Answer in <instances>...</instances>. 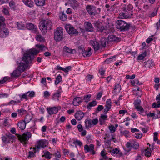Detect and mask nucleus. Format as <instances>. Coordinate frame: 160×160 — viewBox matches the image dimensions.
I'll use <instances>...</instances> for the list:
<instances>
[{
	"label": "nucleus",
	"instance_id": "nucleus-1",
	"mask_svg": "<svg viewBox=\"0 0 160 160\" xmlns=\"http://www.w3.org/2000/svg\"><path fill=\"white\" fill-rule=\"evenodd\" d=\"M39 51L35 48L30 49L28 51L24 54L22 58V60L20 62H17L19 64L18 70H14L13 72L11 73L12 77L18 78L21 75V73L24 72L25 68H26L28 64L32 62L34 58V55H37L39 52Z\"/></svg>",
	"mask_w": 160,
	"mask_h": 160
},
{
	"label": "nucleus",
	"instance_id": "nucleus-2",
	"mask_svg": "<svg viewBox=\"0 0 160 160\" xmlns=\"http://www.w3.org/2000/svg\"><path fill=\"white\" fill-rule=\"evenodd\" d=\"M39 28L42 34L44 35L47 32L48 30H51L52 28L51 21L47 20H42L41 21Z\"/></svg>",
	"mask_w": 160,
	"mask_h": 160
},
{
	"label": "nucleus",
	"instance_id": "nucleus-3",
	"mask_svg": "<svg viewBox=\"0 0 160 160\" xmlns=\"http://www.w3.org/2000/svg\"><path fill=\"white\" fill-rule=\"evenodd\" d=\"M86 10L90 15L95 16L99 14L101 11V8H97L92 5L88 4L86 6Z\"/></svg>",
	"mask_w": 160,
	"mask_h": 160
},
{
	"label": "nucleus",
	"instance_id": "nucleus-4",
	"mask_svg": "<svg viewBox=\"0 0 160 160\" xmlns=\"http://www.w3.org/2000/svg\"><path fill=\"white\" fill-rule=\"evenodd\" d=\"M54 38L57 42H59L63 40V29L62 27H58L54 30Z\"/></svg>",
	"mask_w": 160,
	"mask_h": 160
},
{
	"label": "nucleus",
	"instance_id": "nucleus-5",
	"mask_svg": "<svg viewBox=\"0 0 160 160\" xmlns=\"http://www.w3.org/2000/svg\"><path fill=\"white\" fill-rule=\"evenodd\" d=\"M116 28L121 31H127L128 30L130 27L129 24L127 23L125 21L122 20L117 21L116 22Z\"/></svg>",
	"mask_w": 160,
	"mask_h": 160
},
{
	"label": "nucleus",
	"instance_id": "nucleus-6",
	"mask_svg": "<svg viewBox=\"0 0 160 160\" xmlns=\"http://www.w3.org/2000/svg\"><path fill=\"white\" fill-rule=\"evenodd\" d=\"M16 135L17 136L18 139L20 140V142L24 145L28 143V141L32 136L31 133L29 132L24 133L22 135L18 134H16Z\"/></svg>",
	"mask_w": 160,
	"mask_h": 160
},
{
	"label": "nucleus",
	"instance_id": "nucleus-7",
	"mask_svg": "<svg viewBox=\"0 0 160 160\" xmlns=\"http://www.w3.org/2000/svg\"><path fill=\"white\" fill-rule=\"evenodd\" d=\"M98 122V119L97 118H95L93 119H87L85 121V127L86 128H90L92 125H97Z\"/></svg>",
	"mask_w": 160,
	"mask_h": 160
},
{
	"label": "nucleus",
	"instance_id": "nucleus-8",
	"mask_svg": "<svg viewBox=\"0 0 160 160\" xmlns=\"http://www.w3.org/2000/svg\"><path fill=\"white\" fill-rule=\"evenodd\" d=\"M65 28L67 32L69 34L78 35V34L79 32L78 30L70 24L67 25L65 27Z\"/></svg>",
	"mask_w": 160,
	"mask_h": 160
},
{
	"label": "nucleus",
	"instance_id": "nucleus-9",
	"mask_svg": "<svg viewBox=\"0 0 160 160\" xmlns=\"http://www.w3.org/2000/svg\"><path fill=\"white\" fill-rule=\"evenodd\" d=\"M141 102V100L139 99H137L134 101L133 104L135 108L138 111H139L141 112L142 113L144 112V110L143 108L140 106Z\"/></svg>",
	"mask_w": 160,
	"mask_h": 160
},
{
	"label": "nucleus",
	"instance_id": "nucleus-10",
	"mask_svg": "<svg viewBox=\"0 0 160 160\" xmlns=\"http://www.w3.org/2000/svg\"><path fill=\"white\" fill-rule=\"evenodd\" d=\"M84 149L85 152H90L93 155L95 154L94 150V145L92 144H90L89 146L86 144L84 146Z\"/></svg>",
	"mask_w": 160,
	"mask_h": 160
},
{
	"label": "nucleus",
	"instance_id": "nucleus-11",
	"mask_svg": "<svg viewBox=\"0 0 160 160\" xmlns=\"http://www.w3.org/2000/svg\"><path fill=\"white\" fill-rule=\"evenodd\" d=\"M94 27L98 32H102L105 29V28L102 23L100 21H97L94 23Z\"/></svg>",
	"mask_w": 160,
	"mask_h": 160
},
{
	"label": "nucleus",
	"instance_id": "nucleus-12",
	"mask_svg": "<svg viewBox=\"0 0 160 160\" xmlns=\"http://www.w3.org/2000/svg\"><path fill=\"white\" fill-rule=\"evenodd\" d=\"M92 49L90 47L86 49H83L82 51V55L84 57H89L92 54Z\"/></svg>",
	"mask_w": 160,
	"mask_h": 160
},
{
	"label": "nucleus",
	"instance_id": "nucleus-13",
	"mask_svg": "<svg viewBox=\"0 0 160 160\" xmlns=\"http://www.w3.org/2000/svg\"><path fill=\"white\" fill-rule=\"evenodd\" d=\"M111 103V99H109L107 100L106 104L105 106V108L104 109L103 111V112L104 114L107 113L111 108L112 106Z\"/></svg>",
	"mask_w": 160,
	"mask_h": 160
},
{
	"label": "nucleus",
	"instance_id": "nucleus-14",
	"mask_svg": "<svg viewBox=\"0 0 160 160\" xmlns=\"http://www.w3.org/2000/svg\"><path fill=\"white\" fill-rule=\"evenodd\" d=\"M47 144V142L45 140H40L38 141L37 142V148L38 149H39L41 148H44L46 147Z\"/></svg>",
	"mask_w": 160,
	"mask_h": 160
},
{
	"label": "nucleus",
	"instance_id": "nucleus-15",
	"mask_svg": "<svg viewBox=\"0 0 160 160\" xmlns=\"http://www.w3.org/2000/svg\"><path fill=\"white\" fill-rule=\"evenodd\" d=\"M85 29L88 32H92L93 31V27L90 22H85L84 23Z\"/></svg>",
	"mask_w": 160,
	"mask_h": 160
},
{
	"label": "nucleus",
	"instance_id": "nucleus-16",
	"mask_svg": "<svg viewBox=\"0 0 160 160\" xmlns=\"http://www.w3.org/2000/svg\"><path fill=\"white\" fill-rule=\"evenodd\" d=\"M133 8L131 4H129L126 7H123L122 9L123 11L127 12L128 14H131V16H132L133 15L132 11Z\"/></svg>",
	"mask_w": 160,
	"mask_h": 160
},
{
	"label": "nucleus",
	"instance_id": "nucleus-17",
	"mask_svg": "<svg viewBox=\"0 0 160 160\" xmlns=\"http://www.w3.org/2000/svg\"><path fill=\"white\" fill-rule=\"evenodd\" d=\"M26 27L28 29L31 30L32 32L35 33H37V28L32 23H29L27 24Z\"/></svg>",
	"mask_w": 160,
	"mask_h": 160
},
{
	"label": "nucleus",
	"instance_id": "nucleus-18",
	"mask_svg": "<svg viewBox=\"0 0 160 160\" xmlns=\"http://www.w3.org/2000/svg\"><path fill=\"white\" fill-rule=\"evenodd\" d=\"M90 43L93 46L95 51L98 50L100 48V43L96 41H90Z\"/></svg>",
	"mask_w": 160,
	"mask_h": 160
},
{
	"label": "nucleus",
	"instance_id": "nucleus-19",
	"mask_svg": "<svg viewBox=\"0 0 160 160\" xmlns=\"http://www.w3.org/2000/svg\"><path fill=\"white\" fill-rule=\"evenodd\" d=\"M9 33V32L7 28H3L0 31V37L2 38L7 37Z\"/></svg>",
	"mask_w": 160,
	"mask_h": 160
},
{
	"label": "nucleus",
	"instance_id": "nucleus-20",
	"mask_svg": "<svg viewBox=\"0 0 160 160\" xmlns=\"http://www.w3.org/2000/svg\"><path fill=\"white\" fill-rule=\"evenodd\" d=\"M84 116L83 112L81 111H77L75 113V116L78 120H81Z\"/></svg>",
	"mask_w": 160,
	"mask_h": 160
},
{
	"label": "nucleus",
	"instance_id": "nucleus-21",
	"mask_svg": "<svg viewBox=\"0 0 160 160\" xmlns=\"http://www.w3.org/2000/svg\"><path fill=\"white\" fill-rule=\"evenodd\" d=\"M108 40L110 42H118L120 41V38L116 37L114 35H110L108 36Z\"/></svg>",
	"mask_w": 160,
	"mask_h": 160
},
{
	"label": "nucleus",
	"instance_id": "nucleus-22",
	"mask_svg": "<svg viewBox=\"0 0 160 160\" xmlns=\"http://www.w3.org/2000/svg\"><path fill=\"white\" fill-rule=\"evenodd\" d=\"M47 110L50 115L55 114L58 112V109L56 107L47 108Z\"/></svg>",
	"mask_w": 160,
	"mask_h": 160
},
{
	"label": "nucleus",
	"instance_id": "nucleus-23",
	"mask_svg": "<svg viewBox=\"0 0 160 160\" xmlns=\"http://www.w3.org/2000/svg\"><path fill=\"white\" fill-rule=\"evenodd\" d=\"M82 97H77L74 98L72 102L73 104L75 106H78L80 103L82 102L81 101Z\"/></svg>",
	"mask_w": 160,
	"mask_h": 160
},
{
	"label": "nucleus",
	"instance_id": "nucleus-24",
	"mask_svg": "<svg viewBox=\"0 0 160 160\" xmlns=\"http://www.w3.org/2000/svg\"><path fill=\"white\" fill-rule=\"evenodd\" d=\"M124 12H122L119 14L121 18H132L131 14H128L127 12L124 11Z\"/></svg>",
	"mask_w": 160,
	"mask_h": 160
},
{
	"label": "nucleus",
	"instance_id": "nucleus-25",
	"mask_svg": "<svg viewBox=\"0 0 160 160\" xmlns=\"http://www.w3.org/2000/svg\"><path fill=\"white\" fill-rule=\"evenodd\" d=\"M26 123L24 120H22L18 123V125L21 130H24L25 128Z\"/></svg>",
	"mask_w": 160,
	"mask_h": 160
},
{
	"label": "nucleus",
	"instance_id": "nucleus-26",
	"mask_svg": "<svg viewBox=\"0 0 160 160\" xmlns=\"http://www.w3.org/2000/svg\"><path fill=\"white\" fill-rule=\"evenodd\" d=\"M59 15L60 18L61 20L63 21H66L67 20V16L63 12H59Z\"/></svg>",
	"mask_w": 160,
	"mask_h": 160
},
{
	"label": "nucleus",
	"instance_id": "nucleus-27",
	"mask_svg": "<svg viewBox=\"0 0 160 160\" xmlns=\"http://www.w3.org/2000/svg\"><path fill=\"white\" fill-rule=\"evenodd\" d=\"M46 0H34L36 5L38 6L42 7L45 5Z\"/></svg>",
	"mask_w": 160,
	"mask_h": 160
},
{
	"label": "nucleus",
	"instance_id": "nucleus-28",
	"mask_svg": "<svg viewBox=\"0 0 160 160\" xmlns=\"http://www.w3.org/2000/svg\"><path fill=\"white\" fill-rule=\"evenodd\" d=\"M63 50L64 52L68 53L74 54L76 52V51L75 50L69 48L66 46H65L64 47Z\"/></svg>",
	"mask_w": 160,
	"mask_h": 160
},
{
	"label": "nucleus",
	"instance_id": "nucleus-29",
	"mask_svg": "<svg viewBox=\"0 0 160 160\" xmlns=\"http://www.w3.org/2000/svg\"><path fill=\"white\" fill-rule=\"evenodd\" d=\"M97 104V102L96 100H93L88 103L87 105V108L88 109L90 110L92 107L95 106Z\"/></svg>",
	"mask_w": 160,
	"mask_h": 160
},
{
	"label": "nucleus",
	"instance_id": "nucleus-30",
	"mask_svg": "<svg viewBox=\"0 0 160 160\" xmlns=\"http://www.w3.org/2000/svg\"><path fill=\"white\" fill-rule=\"evenodd\" d=\"M22 1L26 5L29 7L33 6V2L31 0H23Z\"/></svg>",
	"mask_w": 160,
	"mask_h": 160
},
{
	"label": "nucleus",
	"instance_id": "nucleus-31",
	"mask_svg": "<svg viewBox=\"0 0 160 160\" xmlns=\"http://www.w3.org/2000/svg\"><path fill=\"white\" fill-rule=\"evenodd\" d=\"M68 2L69 3L75 7H77L79 6V3L76 0H68Z\"/></svg>",
	"mask_w": 160,
	"mask_h": 160
},
{
	"label": "nucleus",
	"instance_id": "nucleus-32",
	"mask_svg": "<svg viewBox=\"0 0 160 160\" xmlns=\"http://www.w3.org/2000/svg\"><path fill=\"white\" fill-rule=\"evenodd\" d=\"M30 91L23 94L22 95L19 94L18 96L20 98V100H22V99H25L26 100H27L28 99L27 98V94L29 93Z\"/></svg>",
	"mask_w": 160,
	"mask_h": 160
},
{
	"label": "nucleus",
	"instance_id": "nucleus-33",
	"mask_svg": "<svg viewBox=\"0 0 160 160\" xmlns=\"http://www.w3.org/2000/svg\"><path fill=\"white\" fill-rule=\"evenodd\" d=\"M36 40L40 42H44L45 41V39L44 37L41 35H38L36 36Z\"/></svg>",
	"mask_w": 160,
	"mask_h": 160
},
{
	"label": "nucleus",
	"instance_id": "nucleus-34",
	"mask_svg": "<svg viewBox=\"0 0 160 160\" xmlns=\"http://www.w3.org/2000/svg\"><path fill=\"white\" fill-rule=\"evenodd\" d=\"M145 65L146 67L150 68L154 66V63L152 60H149L147 62Z\"/></svg>",
	"mask_w": 160,
	"mask_h": 160
},
{
	"label": "nucleus",
	"instance_id": "nucleus-35",
	"mask_svg": "<svg viewBox=\"0 0 160 160\" xmlns=\"http://www.w3.org/2000/svg\"><path fill=\"white\" fill-rule=\"evenodd\" d=\"M32 118L33 117L32 115L27 114L26 115L25 117V120H24L26 123H28L32 119Z\"/></svg>",
	"mask_w": 160,
	"mask_h": 160
},
{
	"label": "nucleus",
	"instance_id": "nucleus-36",
	"mask_svg": "<svg viewBox=\"0 0 160 160\" xmlns=\"http://www.w3.org/2000/svg\"><path fill=\"white\" fill-rule=\"evenodd\" d=\"M43 152L44 153V154L42 156V157H44L46 158H47L48 159H50L51 157L50 156V152L48 151H43Z\"/></svg>",
	"mask_w": 160,
	"mask_h": 160
},
{
	"label": "nucleus",
	"instance_id": "nucleus-37",
	"mask_svg": "<svg viewBox=\"0 0 160 160\" xmlns=\"http://www.w3.org/2000/svg\"><path fill=\"white\" fill-rule=\"evenodd\" d=\"M56 80L55 82V84L57 85L62 80V77L60 75H59L57 76L56 78Z\"/></svg>",
	"mask_w": 160,
	"mask_h": 160
},
{
	"label": "nucleus",
	"instance_id": "nucleus-38",
	"mask_svg": "<svg viewBox=\"0 0 160 160\" xmlns=\"http://www.w3.org/2000/svg\"><path fill=\"white\" fill-rule=\"evenodd\" d=\"M18 114L20 116H22L24 114L26 113L27 111L23 108H21L20 109H18Z\"/></svg>",
	"mask_w": 160,
	"mask_h": 160
},
{
	"label": "nucleus",
	"instance_id": "nucleus-39",
	"mask_svg": "<svg viewBox=\"0 0 160 160\" xmlns=\"http://www.w3.org/2000/svg\"><path fill=\"white\" fill-rule=\"evenodd\" d=\"M9 5L11 9L13 10H15V3L13 1H11L9 2Z\"/></svg>",
	"mask_w": 160,
	"mask_h": 160
},
{
	"label": "nucleus",
	"instance_id": "nucleus-40",
	"mask_svg": "<svg viewBox=\"0 0 160 160\" xmlns=\"http://www.w3.org/2000/svg\"><path fill=\"white\" fill-rule=\"evenodd\" d=\"M61 92V89L58 90L57 92L53 94V95L52 98L55 99V98H58L60 96V93Z\"/></svg>",
	"mask_w": 160,
	"mask_h": 160
},
{
	"label": "nucleus",
	"instance_id": "nucleus-41",
	"mask_svg": "<svg viewBox=\"0 0 160 160\" xmlns=\"http://www.w3.org/2000/svg\"><path fill=\"white\" fill-rule=\"evenodd\" d=\"M146 55L147 52H145L142 54L139 55L137 58V59L138 60H142L146 56Z\"/></svg>",
	"mask_w": 160,
	"mask_h": 160
},
{
	"label": "nucleus",
	"instance_id": "nucleus-42",
	"mask_svg": "<svg viewBox=\"0 0 160 160\" xmlns=\"http://www.w3.org/2000/svg\"><path fill=\"white\" fill-rule=\"evenodd\" d=\"M36 47L39 48L41 51L45 50V49H47V48L43 45L37 44L36 45Z\"/></svg>",
	"mask_w": 160,
	"mask_h": 160
},
{
	"label": "nucleus",
	"instance_id": "nucleus-43",
	"mask_svg": "<svg viewBox=\"0 0 160 160\" xmlns=\"http://www.w3.org/2000/svg\"><path fill=\"white\" fill-rule=\"evenodd\" d=\"M91 96V94L86 95L83 97V100H85V101L88 102L90 100V98Z\"/></svg>",
	"mask_w": 160,
	"mask_h": 160
},
{
	"label": "nucleus",
	"instance_id": "nucleus-44",
	"mask_svg": "<svg viewBox=\"0 0 160 160\" xmlns=\"http://www.w3.org/2000/svg\"><path fill=\"white\" fill-rule=\"evenodd\" d=\"M107 39L106 38L102 39L101 40L100 43V46H102V47H105L106 45Z\"/></svg>",
	"mask_w": 160,
	"mask_h": 160
},
{
	"label": "nucleus",
	"instance_id": "nucleus-45",
	"mask_svg": "<svg viewBox=\"0 0 160 160\" xmlns=\"http://www.w3.org/2000/svg\"><path fill=\"white\" fill-rule=\"evenodd\" d=\"M116 57L115 56H113L109 58H107L105 62H107L108 64L109 62H111V61H112Z\"/></svg>",
	"mask_w": 160,
	"mask_h": 160
},
{
	"label": "nucleus",
	"instance_id": "nucleus-46",
	"mask_svg": "<svg viewBox=\"0 0 160 160\" xmlns=\"http://www.w3.org/2000/svg\"><path fill=\"white\" fill-rule=\"evenodd\" d=\"M2 140L3 142L5 143H8L9 142V139L6 136H3L2 137Z\"/></svg>",
	"mask_w": 160,
	"mask_h": 160
},
{
	"label": "nucleus",
	"instance_id": "nucleus-47",
	"mask_svg": "<svg viewBox=\"0 0 160 160\" xmlns=\"http://www.w3.org/2000/svg\"><path fill=\"white\" fill-rule=\"evenodd\" d=\"M35 153L33 152V151H29L28 152L29 155L28 156V158H30L34 157L35 156Z\"/></svg>",
	"mask_w": 160,
	"mask_h": 160
},
{
	"label": "nucleus",
	"instance_id": "nucleus-48",
	"mask_svg": "<svg viewBox=\"0 0 160 160\" xmlns=\"http://www.w3.org/2000/svg\"><path fill=\"white\" fill-rule=\"evenodd\" d=\"M73 143L74 144H77L80 147H81L82 145V142L78 140H74Z\"/></svg>",
	"mask_w": 160,
	"mask_h": 160
},
{
	"label": "nucleus",
	"instance_id": "nucleus-49",
	"mask_svg": "<svg viewBox=\"0 0 160 160\" xmlns=\"http://www.w3.org/2000/svg\"><path fill=\"white\" fill-rule=\"evenodd\" d=\"M158 8H155L154 9L153 12L151 14L150 17H153L157 14L158 11Z\"/></svg>",
	"mask_w": 160,
	"mask_h": 160
},
{
	"label": "nucleus",
	"instance_id": "nucleus-50",
	"mask_svg": "<svg viewBox=\"0 0 160 160\" xmlns=\"http://www.w3.org/2000/svg\"><path fill=\"white\" fill-rule=\"evenodd\" d=\"M21 101L19 100H17L16 101H14L13 100H11L8 103V105H10L12 104H15L17 103H19Z\"/></svg>",
	"mask_w": 160,
	"mask_h": 160
},
{
	"label": "nucleus",
	"instance_id": "nucleus-51",
	"mask_svg": "<svg viewBox=\"0 0 160 160\" xmlns=\"http://www.w3.org/2000/svg\"><path fill=\"white\" fill-rule=\"evenodd\" d=\"M109 129L111 132H114L116 131V128L112 125L109 126Z\"/></svg>",
	"mask_w": 160,
	"mask_h": 160
},
{
	"label": "nucleus",
	"instance_id": "nucleus-52",
	"mask_svg": "<svg viewBox=\"0 0 160 160\" xmlns=\"http://www.w3.org/2000/svg\"><path fill=\"white\" fill-rule=\"evenodd\" d=\"M103 108L104 107L103 106L101 105H98L97 109L96 110V112H98L103 109Z\"/></svg>",
	"mask_w": 160,
	"mask_h": 160
},
{
	"label": "nucleus",
	"instance_id": "nucleus-53",
	"mask_svg": "<svg viewBox=\"0 0 160 160\" xmlns=\"http://www.w3.org/2000/svg\"><path fill=\"white\" fill-rule=\"evenodd\" d=\"M121 89V86L119 84H116L115 86L114 90H118L119 91H120Z\"/></svg>",
	"mask_w": 160,
	"mask_h": 160
},
{
	"label": "nucleus",
	"instance_id": "nucleus-54",
	"mask_svg": "<svg viewBox=\"0 0 160 160\" xmlns=\"http://www.w3.org/2000/svg\"><path fill=\"white\" fill-rule=\"evenodd\" d=\"M8 96V94L5 93L0 94V99L4 98H7Z\"/></svg>",
	"mask_w": 160,
	"mask_h": 160
},
{
	"label": "nucleus",
	"instance_id": "nucleus-55",
	"mask_svg": "<svg viewBox=\"0 0 160 160\" xmlns=\"http://www.w3.org/2000/svg\"><path fill=\"white\" fill-rule=\"evenodd\" d=\"M139 83V81L138 79H135L133 80L132 82V85L134 86L138 85V83Z\"/></svg>",
	"mask_w": 160,
	"mask_h": 160
},
{
	"label": "nucleus",
	"instance_id": "nucleus-56",
	"mask_svg": "<svg viewBox=\"0 0 160 160\" xmlns=\"http://www.w3.org/2000/svg\"><path fill=\"white\" fill-rule=\"evenodd\" d=\"M119 152V150L117 148H116L115 149H113L112 150V152L114 154H117Z\"/></svg>",
	"mask_w": 160,
	"mask_h": 160
},
{
	"label": "nucleus",
	"instance_id": "nucleus-57",
	"mask_svg": "<svg viewBox=\"0 0 160 160\" xmlns=\"http://www.w3.org/2000/svg\"><path fill=\"white\" fill-rule=\"evenodd\" d=\"M129 132L127 131H124L122 133L123 135L125 136L126 137H128L129 136Z\"/></svg>",
	"mask_w": 160,
	"mask_h": 160
},
{
	"label": "nucleus",
	"instance_id": "nucleus-58",
	"mask_svg": "<svg viewBox=\"0 0 160 160\" xmlns=\"http://www.w3.org/2000/svg\"><path fill=\"white\" fill-rule=\"evenodd\" d=\"M102 94V92H99L97 95L96 99L97 100H99L101 98V97Z\"/></svg>",
	"mask_w": 160,
	"mask_h": 160
},
{
	"label": "nucleus",
	"instance_id": "nucleus-59",
	"mask_svg": "<svg viewBox=\"0 0 160 160\" xmlns=\"http://www.w3.org/2000/svg\"><path fill=\"white\" fill-rule=\"evenodd\" d=\"M107 118L108 116L106 115H104L103 114H102L101 115L100 118L104 120H107Z\"/></svg>",
	"mask_w": 160,
	"mask_h": 160
},
{
	"label": "nucleus",
	"instance_id": "nucleus-60",
	"mask_svg": "<svg viewBox=\"0 0 160 160\" xmlns=\"http://www.w3.org/2000/svg\"><path fill=\"white\" fill-rule=\"evenodd\" d=\"M157 114L155 116L154 119H158L160 118V111L158 110H157Z\"/></svg>",
	"mask_w": 160,
	"mask_h": 160
},
{
	"label": "nucleus",
	"instance_id": "nucleus-61",
	"mask_svg": "<svg viewBox=\"0 0 160 160\" xmlns=\"http://www.w3.org/2000/svg\"><path fill=\"white\" fill-rule=\"evenodd\" d=\"M6 136L9 139H13L14 138V135L10 133L6 134Z\"/></svg>",
	"mask_w": 160,
	"mask_h": 160
},
{
	"label": "nucleus",
	"instance_id": "nucleus-62",
	"mask_svg": "<svg viewBox=\"0 0 160 160\" xmlns=\"http://www.w3.org/2000/svg\"><path fill=\"white\" fill-rule=\"evenodd\" d=\"M77 128L79 132H81L83 131V127L81 124H79L78 125Z\"/></svg>",
	"mask_w": 160,
	"mask_h": 160
},
{
	"label": "nucleus",
	"instance_id": "nucleus-63",
	"mask_svg": "<svg viewBox=\"0 0 160 160\" xmlns=\"http://www.w3.org/2000/svg\"><path fill=\"white\" fill-rule=\"evenodd\" d=\"M145 156L147 157H149L151 156V153L149 151H147V150H145Z\"/></svg>",
	"mask_w": 160,
	"mask_h": 160
},
{
	"label": "nucleus",
	"instance_id": "nucleus-64",
	"mask_svg": "<svg viewBox=\"0 0 160 160\" xmlns=\"http://www.w3.org/2000/svg\"><path fill=\"white\" fill-rule=\"evenodd\" d=\"M29 93H28L29 94V97L32 98L34 97L35 94V93L34 91H29Z\"/></svg>",
	"mask_w": 160,
	"mask_h": 160
}]
</instances>
